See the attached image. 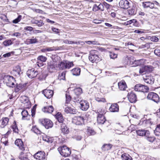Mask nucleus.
I'll return each mask as SVG.
<instances>
[{
  "instance_id": "obj_1",
  "label": "nucleus",
  "mask_w": 160,
  "mask_h": 160,
  "mask_svg": "<svg viewBox=\"0 0 160 160\" xmlns=\"http://www.w3.org/2000/svg\"><path fill=\"white\" fill-rule=\"evenodd\" d=\"M99 56L98 51L94 50L90 52L88 58L89 60L92 62H95L97 63L101 60Z\"/></svg>"
},
{
  "instance_id": "obj_2",
  "label": "nucleus",
  "mask_w": 160,
  "mask_h": 160,
  "mask_svg": "<svg viewBox=\"0 0 160 160\" xmlns=\"http://www.w3.org/2000/svg\"><path fill=\"white\" fill-rule=\"evenodd\" d=\"M97 113L98 114L97 117L98 123L100 124H103L106 120L104 116V114L105 113V112L99 109L97 110Z\"/></svg>"
},
{
  "instance_id": "obj_3",
  "label": "nucleus",
  "mask_w": 160,
  "mask_h": 160,
  "mask_svg": "<svg viewBox=\"0 0 160 160\" xmlns=\"http://www.w3.org/2000/svg\"><path fill=\"white\" fill-rule=\"evenodd\" d=\"M39 121L40 123L47 129L52 128L53 126L52 122L48 119H39Z\"/></svg>"
},
{
  "instance_id": "obj_4",
  "label": "nucleus",
  "mask_w": 160,
  "mask_h": 160,
  "mask_svg": "<svg viewBox=\"0 0 160 160\" xmlns=\"http://www.w3.org/2000/svg\"><path fill=\"white\" fill-rule=\"evenodd\" d=\"M4 79L8 86L12 88L15 87L14 82L15 80L12 76L8 75L5 76Z\"/></svg>"
},
{
  "instance_id": "obj_5",
  "label": "nucleus",
  "mask_w": 160,
  "mask_h": 160,
  "mask_svg": "<svg viewBox=\"0 0 160 160\" xmlns=\"http://www.w3.org/2000/svg\"><path fill=\"white\" fill-rule=\"evenodd\" d=\"M73 65L72 62H68L65 61L61 62L58 64V67L60 69L63 70L69 69Z\"/></svg>"
},
{
  "instance_id": "obj_6",
  "label": "nucleus",
  "mask_w": 160,
  "mask_h": 160,
  "mask_svg": "<svg viewBox=\"0 0 160 160\" xmlns=\"http://www.w3.org/2000/svg\"><path fill=\"white\" fill-rule=\"evenodd\" d=\"M58 150L62 156L65 157L68 156L71 153L70 150L66 146L59 148Z\"/></svg>"
},
{
  "instance_id": "obj_7",
  "label": "nucleus",
  "mask_w": 160,
  "mask_h": 160,
  "mask_svg": "<svg viewBox=\"0 0 160 160\" xmlns=\"http://www.w3.org/2000/svg\"><path fill=\"white\" fill-rule=\"evenodd\" d=\"M135 91L142 92L144 93L147 92L149 90V87L147 86L139 83L137 84L134 87Z\"/></svg>"
},
{
  "instance_id": "obj_8",
  "label": "nucleus",
  "mask_w": 160,
  "mask_h": 160,
  "mask_svg": "<svg viewBox=\"0 0 160 160\" xmlns=\"http://www.w3.org/2000/svg\"><path fill=\"white\" fill-rule=\"evenodd\" d=\"M147 98L150 100H152L154 102L158 103L159 101V97L158 95L154 92H150L148 95Z\"/></svg>"
},
{
  "instance_id": "obj_9",
  "label": "nucleus",
  "mask_w": 160,
  "mask_h": 160,
  "mask_svg": "<svg viewBox=\"0 0 160 160\" xmlns=\"http://www.w3.org/2000/svg\"><path fill=\"white\" fill-rule=\"evenodd\" d=\"M38 74V71L35 70L34 68H32L30 69H29L27 72V76L29 78H31L36 77Z\"/></svg>"
},
{
  "instance_id": "obj_10",
  "label": "nucleus",
  "mask_w": 160,
  "mask_h": 160,
  "mask_svg": "<svg viewBox=\"0 0 160 160\" xmlns=\"http://www.w3.org/2000/svg\"><path fill=\"white\" fill-rule=\"evenodd\" d=\"M34 158L38 160H44L46 158L45 153L44 151H39L36 153L34 155Z\"/></svg>"
},
{
  "instance_id": "obj_11",
  "label": "nucleus",
  "mask_w": 160,
  "mask_h": 160,
  "mask_svg": "<svg viewBox=\"0 0 160 160\" xmlns=\"http://www.w3.org/2000/svg\"><path fill=\"white\" fill-rule=\"evenodd\" d=\"M96 3L94 4L92 7V11L96 12L98 10L103 11L104 10V7L103 4L99 2H96Z\"/></svg>"
},
{
  "instance_id": "obj_12",
  "label": "nucleus",
  "mask_w": 160,
  "mask_h": 160,
  "mask_svg": "<svg viewBox=\"0 0 160 160\" xmlns=\"http://www.w3.org/2000/svg\"><path fill=\"white\" fill-rule=\"evenodd\" d=\"M81 106L80 108L83 111H86L89 107V105L88 102L85 100H80L79 102Z\"/></svg>"
},
{
  "instance_id": "obj_13",
  "label": "nucleus",
  "mask_w": 160,
  "mask_h": 160,
  "mask_svg": "<svg viewBox=\"0 0 160 160\" xmlns=\"http://www.w3.org/2000/svg\"><path fill=\"white\" fill-rule=\"evenodd\" d=\"M143 78L145 82L148 84H152L154 83V78L151 75H146L143 77Z\"/></svg>"
},
{
  "instance_id": "obj_14",
  "label": "nucleus",
  "mask_w": 160,
  "mask_h": 160,
  "mask_svg": "<svg viewBox=\"0 0 160 160\" xmlns=\"http://www.w3.org/2000/svg\"><path fill=\"white\" fill-rule=\"evenodd\" d=\"M42 93L47 98H50L53 95V91L52 90L45 89L42 91Z\"/></svg>"
},
{
  "instance_id": "obj_15",
  "label": "nucleus",
  "mask_w": 160,
  "mask_h": 160,
  "mask_svg": "<svg viewBox=\"0 0 160 160\" xmlns=\"http://www.w3.org/2000/svg\"><path fill=\"white\" fill-rule=\"evenodd\" d=\"M136 132L137 135L140 136H148V135H150V133L149 131L145 130L144 129H139L137 130Z\"/></svg>"
},
{
  "instance_id": "obj_16",
  "label": "nucleus",
  "mask_w": 160,
  "mask_h": 160,
  "mask_svg": "<svg viewBox=\"0 0 160 160\" xmlns=\"http://www.w3.org/2000/svg\"><path fill=\"white\" fill-rule=\"evenodd\" d=\"M15 144L19 148V149L22 151L25 150V147L23 142L21 139H17L15 142Z\"/></svg>"
},
{
  "instance_id": "obj_17",
  "label": "nucleus",
  "mask_w": 160,
  "mask_h": 160,
  "mask_svg": "<svg viewBox=\"0 0 160 160\" xmlns=\"http://www.w3.org/2000/svg\"><path fill=\"white\" fill-rule=\"evenodd\" d=\"M84 118L81 116H78L75 118L73 122L76 125H81L84 124Z\"/></svg>"
},
{
  "instance_id": "obj_18",
  "label": "nucleus",
  "mask_w": 160,
  "mask_h": 160,
  "mask_svg": "<svg viewBox=\"0 0 160 160\" xmlns=\"http://www.w3.org/2000/svg\"><path fill=\"white\" fill-rule=\"evenodd\" d=\"M128 98L131 103L135 102L137 101V97L136 94L133 92L128 94Z\"/></svg>"
},
{
  "instance_id": "obj_19",
  "label": "nucleus",
  "mask_w": 160,
  "mask_h": 160,
  "mask_svg": "<svg viewBox=\"0 0 160 160\" xmlns=\"http://www.w3.org/2000/svg\"><path fill=\"white\" fill-rule=\"evenodd\" d=\"M142 6L144 8H150L151 9L154 8V4L150 1L143 2L142 3Z\"/></svg>"
},
{
  "instance_id": "obj_20",
  "label": "nucleus",
  "mask_w": 160,
  "mask_h": 160,
  "mask_svg": "<svg viewBox=\"0 0 160 160\" xmlns=\"http://www.w3.org/2000/svg\"><path fill=\"white\" fill-rule=\"evenodd\" d=\"M119 105L117 103H113L111 105L109 110L112 112H117L119 111Z\"/></svg>"
},
{
  "instance_id": "obj_21",
  "label": "nucleus",
  "mask_w": 160,
  "mask_h": 160,
  "mask_svg": "<svg viewBox=\"0 0 160 160\" xmlns=\"http://www.w3.org/2000/svg\"><path fill=\"white\" fill-rule=\"evenodd\" d=\"M21 69L20 67L18 66L13 69V71L11 72L12 74H15L16 76H19L21 74Z\"/></svg>"
},
{
  "instance_id": "obj_22",
  "label": "nucleus",
  "mask_w": 160,
  "mask_h": 160,
  "mask_svg": "<svg viewBox=\"0 0 160 160\" xmlns=\"http://www.w3.org/2000/svg\"><path fill=\"white\" fill-rule=\"evenodd\" d=\"M65 112L67 113H70L72 114H76L77 111L76 109L69 107H66L65 108Z\"/></svg>"
},
{
  "instance_id": "obj_23",
  "label": "nucleus",
  "mask_w": 160,
  "mask_h": 160,
  "mask_svg": "<svg viewBox=\"0 0 160 160\" xmlns=\"http://www.w3.org/2000/svg\"><path fill=\"white\" fill-rule=\"evenodd\" d=\"M47 69L50 72H52L55 70V67L53 62H50L47 63Z\"/></svg>"
},
{
  "instance_id": "obj_24",
  "label": "nucleus",
  "mask_w": 160,
  "mask_h": 160,
  "mask_svg": "<svg viewBox=\"0 0 160 160\" xmlns=\"http://www.w3.org/2000/svg\"><path fill=\"white\" fill-rule=\"evenodd\" d=\"M42 110L44 112L51 113L53 111L54 108L52 106H49L44 107Z\"/></svg>"
},
{
  "instance_id": "obj_25",
  "label": "nucleus",
  "mask_w": 160,
  "mask_h": 160,
  "mask_svg": "<svg viewBox=\"0 0 160 160\" xmlns=\"http://www.w3.org/2000/svg\"><path fill=\"white\" fill-rule=\"evenodd\" d=\"M21 114L22 116V120H29L30 119V116L29 115V118H28V112L27 110H22L21 112Z\"/></svg>"
},
{
  "instance_id": "obj_26",
  "label": "nucleus",
  "mask_w": 160,
  "mask_h": 160,
  "mask_svg": "<svg viewBox=\"0 0 160 160\" xmlns=\"http://www.w3.org/2000/svg\"><path fill=\"white\" fill-rule=\"evenodd\" d=\"M128 14L130 15H134L136 14L137 8L134 6H133L128 10Z\"/></svg>"
},
{
  "instance_id": "obj_27",
  "label": "nucleus",
  "mask_w": 160,
  "mask_h": 160,
  "mask_svg": "<svg viewBox=\"0 0 160 160\" xmlns=\"http://www.w3.org/2000/svg\"><path fill=\"white\" fill-rule=\"evenodd\" d=\"M119 89L121 90H124L127 87V85L124 81H121L118 83Z\"/></svg>"
},
{
  "instance_id": "obj_28",
  "label": "nucleus",
  "mask_w": 160,
  "mask_h": 160,
  "mask_svg": "<svg viewBox=\"0 0 160 160\" xmlns=\"http://www.w3.org/2000/svg\"><path fill=\"white\" fill-rule=\"evenodd\" d=\"M55 117L59 122L62 123L64 119L62 115L60 112H58L55 115Z\"/></svg>"
},
{
  "instance_id": "obj_29",
  "label": "nucleus",
  "mask_w": 160,
  "mask_h": 160,
  "mask_svg": "<svg viewBox=\"0 0 160 160\" xmlns=\"http://www.w3.org/2000/svg\"><path fill=\"white\" fill-rule=\"evenodd\" d=\"M62 132L64 134H68L69 132V128L65 124L62 123L61 125Z\"/></svg>"
},
{
  "instance_id": "obj_30",
  "label": "nucleus",
  "mask_w": 160,
  "mask_h": 160,
  "mask_svg": "<svg viewBox=\"0 0 160 160\" xmlns=\"http://www.w3.org/2000/svg\"><path fill=\"white\" fill-rule=\"evenodd\" d=\"M121 158L123 160H132V157L127 153H125L122 154Z\"/></svg>"
},
{
  "instance_id": "obj_31",
  "label": "nucleus",
  "mask_w": 160,
  "mask_h": 160,
  "mask_svg": "<svg viewBox=\"0 0 160 160\" xmlns=\"http://www.w3.org/2000/svg\"><path fill=\"white\" fill-rule=\"evenodd\" d=\"M81 69L80 68H74L72 70V74L75 76H78L80 74Z\"/></svg>"
},
{
  "instance_id": "obj_32",
  "label": "nucleus",
  "mask_w": 160,
  "mask_h": 160,
  "mask_svg": "<svg viewBox=\"0 0 160 160\" xmlns=\"http://www.w3.org/2000/svg\"><path fill=\"white\" fill-rule=\"evenodd\" d=\"M74 92L75 95H81L82 93V89L80 87L76 88L74 89Z\"/></svg>"
},
{
  "instance_id": "obj_33",
  "label": "nucleus",
  "mask_w": 160,
  "mask_h": 160,
  "mask_svg": "<svg viewBox=\"0 0 160 160\" xmlns=\"http://www.w3.org/2000/svg\"><path fill=\"white\" fill-rule=\"evenodd\" d=\"M1 121L2 127V128H4L8 123L9 121V119L7 118H2V119L1 120Z\"/></svg>"
},
{
  "instance_id": "obj_34",
  "label": "nucleus",
  "mask_w": 160,
  "mask_h": 160,
  "mask_svg": "<svg viewBox=\"0 0 160 160\" xmlns=\"http://www.w3.org/2000/svg\"><path fill=\"white\" fill-rule=\"evenodd\" d=\"M112 145L110 144H104L102 147V148L104 151L108 150L111 149Z\"/></svg>"
},
{
  "instance_id": "obj_35",
  "label": "nucleus",
  "mask_w": 160,
  "mask_h": 160,
  "mask_svg": "<svg viewBox=\"0 0 160 160\" xmlns=\"http://www.w3.org/2000/svg\"><path fill=\"white\" fill-rule=\"evenodd\" d=\"M154 133L156 136H160V124L157 125Z\"/></svg>"
},
{
  "instance_id": "obj_36",
  "label": "nucleus",
  "mask_w": 160,
  "mask_h": 160,
  "mask_svg": "<svg viewBox=\"0 0 160 160\" xmlns=\"http://www.w3.org/2000/svg\"><path fill=\"white\" fill-rule=\"evenodd\" d=\"M33 23L36 24L37 26L39 27L42 26L44 24L43 21L41 20H35L34 21Z\"/></svg>"
},
{
  "instance_id": "obj_37",
  "label": "nucleus",
  "mask_w": 160,
  "mask_h": 160,
  "mask_svg": "<svg viewBox=\"0 0 160 160\" xmlns=\"http://www.w3.org/2000/svg\"><path fill=\"white\" fill-rule=\"evenodd\" d=\"M23 87V85L21 84H17L16 87L14 89V91L16 92H17L21 90Z\"/></svg>"
},
{
  "instance_id": "obj_38",
  "label": "nucleus",
  "mask_w": 160,
  "mask_h": 160,
  "mask_svg": "<svg viewBox=\"0 0 160 160\" xmlns=\"http://www.w3.org/2000/svg\"><path fill=\"white\" fill-rule=\"evenodd\" d=\"M128 61L127 62L128 64H132L134 63H135V64H137L138 65H139V63H138V62H139L140 61V60H138L137 61L135 60L134 61V62L133 61H131V58L128 59Z\"/></svg>"
},
{
  "instance_id": "obj_39",
  "label": "nucleus",
  "mask_w": 160,
  "mask_h": 160,
  "mask_svg": "<svg viewBox=\"0 0 160 160\" xmlns=\"http://www.w3.org/2000/svg\"><path fill=\"white\" fill-rule=\"evenodd\" d=\"M66 72L63 71L59 74L58 78L60 80H64L65 79Z\"/></svg>"
},
{
  "instance_id": "obj_40",
  "label": "nucleus",
  "mask_w": 160,
  "mask_h": 160,
  "mask_svg": "<svg viewBox=\"0 0 160 160\" xmlns=\"http://www.w3.org/2000/svg\"><path fill=\"white\" fill-rule=\"evenodd\" d=\"M43 140L48 143H51L52 142V138L48 136L43 137Z\"/></svg>"
},
{
  "instance_id": "obj_41",
  "label": "nucleus",
  "mask_w": 160,
  "mask_h": 160,
  "mask_svg": "<svg viewBox=\"0 0 160 160\" xmlns=\"http://www.w3.org/2000/svg\"><path fill=\"white\" fill-rule=\"evenodd\" d=\"M12 43V42L10 39H7L3 42V44L5 46H9Z\"/></svg>"
},
{
  "instance_id": "obj_42",
  "label": "nucleus",
  "mask_w": 160,
  "mask_h": 160,
  "mask_svg": "<svg viewBox=\"0 0 160 160\" xmlns=\"http://www.w3.org/2000/svg\"><path fill=\"white\" fill-rule=\"evenodd\" d=\"M87 133L89 135H93L96 134V132L93 130L89 128L88 129Z\"/></svg>"
},
{
  "instance_id": "obj_43",
  "label": "nucleus",
  "mask_w": 160,
  "mask_h": 160,
  "mask_svg": "<svg viewBox=\"0 0 160 160\" xmlns=\"http://www.w3.org/2000/svg\"><path fill=\"white\" fill-rule=\"evenodd\" d=\"M81 97L80 95H75L73 98V101L74 102H79L81 100Z\"/></svg>"
},
{
  "instance_id": "obj_44",
  "label": "nucleus",
  "mask_w": 160,
  "mask_h": 160,
  "mask_svg": "<svg viewBox=\"0 0 160 160\" xmlns=\"http://www.w3.org/2000/svg\"><path fill=\"white\" fill-rule=\"evenodd\" d=\"M51 58H52L53 61L54 62H57L60 59V58L57 55H52L51 57Z\"/></svg>"
},
{
  "instance_id": "obj_45",
  "label": "nucleus",
  "mask_w": 160,
  "mask_h": 160,
  "mask_svg": "<svg viewBox=\"0 0 160 160\" xmlns=\"http://www.w3.org/2000/svg\"><path fill=\"white\" fill-rule=\"evenodd\" d=\"M54 47H47L45 48H44L43 50V52H49L50 51H52L54 50H58L59 49L58 48L56 49H54Z\"/></svg>"
},
{
  "instance_id": "obj_46",
  "label": "nucleus",
  "mask_w": 160,
  "mask_h": 160,
  "mask_svg": "<svg viewBox=\"0 0 160 160\" xmlns=\"http://www.w3.org/2000/svg\"><path fill=\"white\" fill-rule=\"evenodd\" d=\"M38 60L40 61L41 62H45L46 61L47 58L43 56H40L38 57Z\"/></svg>"
},
{
  "instance_id": "obj_47",
  "label": "nucleus",
  "mask_w": 160,
  "mask_h": 160,
  "mask_svg": "<svg viewBox=\"0 0 160 160\" xmlns=\"http://www.w3.org/2000/svg\"><path fill=\"white\" fill-rule=\"evenodd\" d=\"M65 96L66 98V103H68L71 100V97L69 93H68L67 92H66V93L65 94Z\"/></svg>"
},
{
  "instance_id": "obj_48",
  "label": "nucleus",
  "mask_w": 160,
  "mask_h": 160,
  "mask_svg": "<svg viewBox=\"0 0 160 160\" xmlns=\"http://www.w3.org/2000/svg\"><path fill=\"white\" fill-rule=\"evenodd\" d=\"M145 67L147 72H151L153 70V68L151 66H145Z\"/></svg>"
},
{
  "instance_id": "obj_49",
  "label": "nucleus",
  "mask_w": 160,
  "mask_h": 160,
  "mask_svg": "<svg viewBox=\"0 0 160 160\" xmlns=\"http://www.w3.org/2000/svg\"><path fill=\"white\" fill-rule=\"evenodd\" d=\"M143 124H146L148 125H151L152 124L151 119H146L143 122Z\"/></svg>"
},
{
  "instance_id": "obj_50",
  "label": "nucleus",
  "mask_w": 160,
  "mask_h": 160,
  "mask_svg": "<svg viewBox=\"0 0 160 160\" xmlns=\"http://www.w3.org/2000/svg\"><path fill=\"white\" fill-rule=\"evenodd\" d=\"M86 43L88 44H93L95 45H98V42L96 41H85Z\"/></svg>"
},
{
  "instance_id": "obj_51",
  "label": "nucleus",
  "mask_w": 160,
  "mask_h": 160,
  "mask_svg": "<svg viewBox=\"0 0 160 160\" xmlns=\"http://www.w3.org/2000/svg\"><path fill=\"white\" fill-rule=\"evenodd\" d=\"M22 18V16L19 15L17 18L12 21L13 23H17L19 22Z\"/></svg>"
},
{
  "instance_id": "obj_52",
  "label": "nucleus",
  "mask_w": 160,
  "mask_h": 160,
  "mask_svg": "<svg viewBox=\"0 0 160 160\" xmlns=\"http://www.w3.org/2000/svg\"><path fill=\"white\" fill-rule=\"evenodd\" d=\"M145 66L140 68L139 70V73L140 74H142L144 73L147 72ZM144 74V73H143Z\"/></svg>"
},
{
  "instance_id": "obj_53",
  "label": "nucleus",
  "mask_w": 160,
  "mask_h": 160,
  "mask_svg": "<svg viewBox=\"0 0 160 160\" xmlns=\"http://www.w3.org/2000/svg\"><path fill=\"white\" fill-rule=\"evenodd\" d=\"M29 40V42L31 43H35L38 42L36 38H34V37H32V38L30 39Z\"/></svg>"
},
{
  "instance_id": "obj_54",
  "label": "nucleus",
  "mask_w": 160,
  "mask_h": 160,
  "mask_svg": "<svg viewBox=\"0 0 160 160\" xmlns=\"http://www.w3.org/2000/svg\"><path fill=\"white\" fill-rule=\"evenodd\" d=\"M95 99L98 102H106L105 99L103 98H99L98 97H97Z\"/></svg>"
},
{
  "instance_id": "obj_55",
  "label": "nucleus",
  "mask_w": 160,
  "mask_h": 160,
  "mask_svg": "<svg viewBox=\"0 0 160 160\" xmlns=\"http://www.w3.org/2000/svg\"><path fill=\"white\" fill-rule=\"evenodd\" d=\"M148 135V136H146L147 137V140L150 142H153L155 138L154 137H150Z\"/></svg>"
},
{
  "instance_id": "obj_56",
  "label": "nucleus",
  "mask_w": 160,
  "mask_h": 160,
  "mask_svg": "<svg viewBox=\"0 0 160 160\" xmlns=\"http://www.w3.org/2000/svg\"><path fill=\"white\" fill-rule=\"evenodd\" d=\"M109 56L111 58L114 59L117 58V54L111 52L109 55Z\"/></svg>"
},
{
  "instance_id": "obj_57",
  "label": "nucleus",
  "mask_w": 160,
  "mask_h": 160,
  "mask_svg": "<svg viewBox=\"0 0 160 160\" xmlns=\"http://www.w3.org/2000/svg\"><path fill=\"white\" fill-rule=\"evenodd\" d=\"M23 151H22L20 152L18 156V158L20 160H22L23 158L26 157H24V153Z\"/></svg>"
},
{
  "instance_id": "obj_58",
  "label": "nucleus",
  "mask_w": 160,
  "mask_h": 160,
  "mask_svg": "<svg viewBox=\"0 0 160 160\" xmlns=\"http://www.w3.org/2000/svg\"><path fill=\"white\" fill-rule=\"evenodd\" d=\"M12 129L13 132L16 133H18V129L16 125V123L12 126Z\"/></svg>"
},
{
  "instance_id": "obj_59",
  "label": "nucleus",
  "mask_w": 160,
  "mask_h": 160,
  "mask_svg": "<svg viewBox=\"0 0 160 160\" xmlns=\"http://www.w3.org/2000/svg\"><path fill=\"white\" fill-rule=\"evenodd\" d=\"M51 29L53 32H55L56 33L58 34L59 32V30L58 29L54 28L53 27Z\"/></svg>"
},
{
  "instance_id": "obj_60",
  "label": "nucleus",
  "mask_w": 160,
  "mask_h": 160,
  "mask_svg": "<svg viewBox=\"0 0 160 160\" xmlns=\"http://www.w3.org/2000/svg\"><path fill=\"white\" fill-rule=\"evenodd\" d=\"M24 29L29 31H32L33 30V28L30 26L26 27L24 28Z\"/></svg>"
},
{
  "instance_id": "obj_61",
  "label": "nucleus",
  "mask_w": 160,
  "mask_h": 160,
  "mask_svg": "<svg viewBox=\"0 0 160 160\" xmlns=\"http://www.w3.org/2000/svg\"><path fill=\"white\" fill-rule=\"evenodd\" d=\"M154 53L155 54L160 57V50L159 49H155L154 51Z\"/></svg>"
},
{
  "instance_id": "obj_62",
  "label": "nucleus",
  "mask_w": 160,
  "mask_h": 160,
  "mask_svg": "<svg viewBox=\"0 0 160 160\" xmlns=\"http://www.w3.org/2000/svg\"><path fill=\"white\" fill-rule=\"evenodd\" d=\"M102 4H103V6H104L107 9L109 8L110 5L107 3V2H104Z\"/></svg>"
},
{
  "instance_id": "obj_63",
  "label": "nucleus",
  "mask_w": 160,
  "mask_h": 160,
  "mask_svg": "<svg viewBox=\"0 0 160 160\" xmlns=\"http://www.w3.org/2000/svg\"><path fill=\"white\" fill-rule=\"evenodd\" d=\"M151 39L152 41L154 42H157L158 40V38L155 36L152 37Z\"/></svg>"
},
{
  "instance_id": "obj_64",
  "label": "nucleus",
  "mask_w": 160,
  "mask_h": 160,
  "mask_svg": "<svg viewBox=\"0 0 160 160\" xmlns=\"http://www.w3.org/2000/svg\"><path fill=\"white\" fill-rule=\"evenodd\" d=\"M11 53H12L11 52H9L5 53L3 55L2 57H3L4 58L8 57H10V56H11Z\"/></svg>"
}]
</instances>
